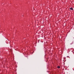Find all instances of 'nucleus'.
<instances>
[{
    "mask_svg": "<svg viewBox=\"0 0 74 74\" xmlns=\"http://www.w3.org/2000/svg\"><path fill=\"white\" fill-rule=\"evenodd\" d=\"M70 10H73V9L72 8H70Z\"/></svg>",
    "mask_w": 74,
    "mask_h": 74,
    "instance_id": "nucleus-1",
    "label": "nucleus"
},
{
    "mask_svg": "<svg viewBox=\"0 0 74 74\" xmlns=\"http://www.w3.org/2000/svg\"><path fill=\"white\" fill-rule=\"evenodd\" d=\"M58 69H60V66H58L57 67Z\"/></svg>",
    "mask_w": 74,
    "mask_h": 74,
    "instance_id": "nucleus-2",
    "label": "nucleus"
}]
</instances>
